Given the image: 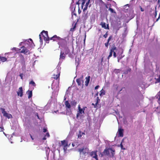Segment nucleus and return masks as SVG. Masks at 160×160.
I'll return each instance as SVG.
<instances>
[{
    "mask_svg": "<svg viewBox=\"0 0 160 160\" xmlns=\"http://www.w3.org/2000/svg\"><path fill=\"white\" fill-rule=\"evenodd\" d=\"M157 11L156 10V9L155 10V13H154L155 18H156V16L157 15Z\"/></svg>",
    "mask_w": 160,
    "mask_h": 160,
    "instance_id": "nucleus-38",
    "label": "nucleus"
},
{
    "mask_svg": "<svg viewBox=\"0 0 160 160\" xmlns=\"http://www.w3.org/2000/svg\"><path fill=\"white\" fill-rule=\"evenodd\" d=\"M61 143L62 145L63 146V149L64 150H66V148L68 146V142L65 140L62 141H61Z\"/></svg>",
    "mask_w": 160,
    "mask_h": 160,
    "instance_id": "nucleus-8",
    "label": "nucleus"
},
{
    "mask_svg": "<svg viewBox=\"0 0 160 160\" xmlns=\"http://www.w3.org/2000/svg\"><path fill=\"white\" fill-rule=\"evenodd\" d=\"M65 54H64V52H62V51L61 52L60 56V59H64L65 58Z\"/></svg>",
    "mask_w": 160,
    "mask_h": 160,
    "instance_id": "nucleus-15",
    "label": "nucleus"
},
{
    "mask_svg": "<svg viewBox=\"0 0 160 160\" xmlns=\"http://www.w3.org/2000/svg\"><path fill=\"white\" fill-rule=\"evenodd\" d=\"M100 92V93L99 95L100 96H103L105 94V91L103 89L101 90Z\"/></svg>",
    "mask_w": 160,
    "mask_h": 160,
    "instance_id": "nucleus-22",
    "label": "nucleus"
},
{
    "mask_svg": "<svg viewBox=\"0 0 160 160\" xmlns=\"http://www.w3.org/2000/svg\"><path fill=\"white\" fill-rule=\"evenodd\" d=\"M65 105L66 106V107L68 108H70L71 107V105L69 103L68 101H65Z\"/></svg>",
    "mask_w": 160,
    "mask_h": 160,
    "instance_id": "nucleus-17",
    "label": "nucleus"
},
{
    "mask_svg": "<svg viewBox=\"0 0 160 160\" xmlns=\"http://www.w3.org/2000/svg\"><path fill=\"white\" fill-rule=\"evenodd\" d=\"M87 8L88 7L85 6L83 10V12H85V11H86L87 9Z\"/></svg>",
    "mask_w": 160,
    "mask_h": 160,
    "instance_id": "nucleus-37",
    "label": "nucleus"
},
{
    "mask_svg": "<svg viewBox=\"0 0 160 160\" xmlns=\"http://www.w3.org/2000/svg\"><path fill=\"white\" fill-rule=\"evenodd\" d=\"M157 82H160V78H158L156 79Z\"/></svg>",
    "mask_w": 160,
    "mask_h": 160,
    "instance_id": "nucleus-42",
    "label": "nucleus"
},
{
    "mask_svg": "<svg viewBox=\"0 0 160 160\" xmlns=\"http://www.w3.org/2000/svg\"><path fill=\"white\" fill-rule=\"evenodd\" d=\"M76 82L78 86H81V79L80 78L77 79Z\"/></svg>",
    "mask_w": 160,
    "mask_h": 160,
    "instance_id": "nucleus-20",
    "label": "nucleus"
},
{
    "mask_svg": "<svg viewBox=\"0 0 160 160\" xmlns=\"http://www.w3.org/2000/svg\"><path fill=\"white\" fill-rule=\"evenodd\" d=\"M112 38V36H109V37L108 39V40H110L111 39V38Z\"/></svg>",
    "mask_w": 160,
    "mask_h": 160,
    "instance_id": "nucleus-50",
    "label": "nucleus"
},
{
    "mask_svg": "<svg viewBox=\"0 0 160 160\" xmlns=\"http://www.w3.org/2000/svg\"><path fill=\"white\" fill-rule=\"evenodd\" d=\"M2 112L3 114V115L4 116L7 118H12V117L11 114L7 113L4 109L2 108Z\"/></svg>",
    "mask_w": 160,
    "mask_h": 160,
    "instance_id": "nucleus-3",
    "label": "nucleus"
},
{
    "mask_svg": "<svg viewBox=\"0 0 160 160\" xmlns=\"http://www.w3.org/2000/svg\"><path fill=\"white\" fill-rule=\"evenodd\" d=\"M121 70L119 69H115L114 70V72L116 73H120Z\"/></svg>",
    "mask_w": 160,
    "mask_h": 160,
    "instance_id": "nucleus-23",
    "label": "nucleus"
},
{
    "mask_svg": "<svg viewBox=\"0 0 160 160\" xmlns=\"http://www.w3.org/2000/svg\"><path fill=\"white\" fill-rule=\"evenodd\" d=\"M100 25L102 26V28H103L105 29H109V26L108 24H107L106 26L105 22H102L100 24Z\"/></svg>",
    "mask_w": 160,
    "mask_h": 160,
    "instance_id": "nucleus-9",
    "label": "nucleus"
},
{
    "mask_svg": "<svg viewBox=\"0 0 160 160\" xmlns=\"http://www.w3.org/2000/svg\"><path fill=\"white\" fill-rule=\"evenodd\" d=\"M40 41V43H42V42L43 41L41 40V41Z\"/></svg>",
    "mask_w": 160,
    "mask_h": 160,
    "instance_id": "nucleus-60",
    "label": "nucleus"
},
{
    "mask_svg": "<svg viewBox=\"0 0 160 160\" xmlns=\"http://www.w3.org/2000/svg\"><path fill=\"white\" fill-rule=\"evenodd\" d=\"M99 87V85H97L96 86L95 88V89L96 90L98 89Z\"/></svg>",
    "mask_w": 160,
    "mask_h": 160,
    "instance_id": "nucleus-49",
    "label": "nucleus"
},
{
    "mask_svg": "<svg viewBox=\"0 0 160 160\" xmlns=\"http://www.w3.org/2000/svg\"><path fill=\"white\" fill-rule=\"evenodd\" d=\"M92 105L94 106V108H96L97 107V106L98 104H96V103L95 104H94L93 103H92Z\"/></svg>",
    "mask_w": 160,
    "mask_h": 160,
    "instance_id": "nucleus-40",
    "label": "nucleus"
},
{
    "mask_svg": "<svg viewBox=\"0 0 160 160\" xmlns=\"http://www.w3.org/2000/svg\"><path fill=\"white\" fill-rule=\"evenodd\" d=\"M82 136L81 134V131H79V134L78 135V138H81Z\"/></svg>",
    "mask_w": 160,
    "mask_h": 160,
    "instance_id": "nucleus-27",
    "label": "nucleus"
},
{
    "mask_svg": "<svg viewBox=\"0 0 160 160\" xmlns=\"http://www.w3.org/2000/svg\"><path fill=\"white\" fill-rule=\"evenodd\" d=\"M90 0H88V1H87V2L86 3L85 6H88V5L89 4V3L90 2Z\"/></svg>",
    "mask_w": 160,
    "mask_h": 160,
    "instance_id": "nucleus-34",
    "label": "nucleus"
},
{
    "mask_svg": "<svg viewBox=\"0 0 160 160\" xmlns=\"http://www.w3.org/2000/svg\"><path fill=\"white\" fill-rule=\"evenodd\" d=\"M123 129L122 128H119L118 130V135L120 137H122L123 134Z\"/></svg>",
    "mask_w": 160,
    "mask_h": 160,
    "instance_id": "nucleus-11",
    "label": "nucleus"
},
{
    "mask_svg": "<svg viewBox=\"0 0 160 160\" xmlns=\"http://www.w3.org/2000/svg\"><path fill=\"white\" fill-rule=\"evenodd\" d=\"M29 84L32 85L34 87L36 85L35 83L33 80H32L31 81L29 82Z\"/></svg>",
    "mask_w": 160,
    "mask_h": 160,
    "instance_id": "nucleus-25",
    "label": "nucleus"
},
{
    "mask_svg": "<svg viewBox=\"0 0 160 160\" xmlns=\"http://www.w3.org/2000/svg\"><path fill=\"white\" fill-rule=\"evenodd\" d=\"M43 131L44 132H45L47 131V129L45 128H44L43 129Z\"/></svg>",
    "mask_w": 160,
    "mask_h": 160,
    "instance_id": "nucleus-43",
    "label": "nucleus"
},
{
    "mask_svg": "<svg viewBox=\"0 0 160 160\" xmlns=\"http://www.w3.org/2000/svg\"><path fill=\"white\" fill-rule=\"evenodd\" d=\"M4 130V129L3 126L0 127V131L2 132Z\"/></svg>",
    "mask_w": 160,
    "mask_h": 160,
    "instance_id": "nucleus-36",
    "label": "nucleus"
},
{
    "mask_svg": "<svg viewBox=\"0 0 160 160\" xmlns=\"http://www.w3.org/2000/svg\"><path fill=\"white\" fill-rule=\"evenodd\" d=\"M36 115L38 117V118L39 119V116L38 115V113H36Z\"/></svg>",
    "mask_w": 160,
    "mask_h": 160,
    "instance_id": "nucleus-53",
    "label": "nucleus"
},
{
    "mask_svg": "<svg viewBox=\"0 0 160 160\" xmlns=\"http://www.w3.org/2000/svg\"><path fill=\"white\" fill-rule=\"evenodd\" d=\"M91 4H90V5H89V7H90L91 6Z\"/></svg>",
    "mask_w": 160,
    "mask_h": 160,
    "instance_id": "nucleus-64",
    "label": "nucleus"
},
{
    "mask_svg": "<svg viewBox=\"0 0 160 160\" xmlns=\"http://www.w3.org/2000/svg\"><path fill=\"white\" fill-rule=\"evenodd\" d=\"M97 151H92L91 152L90 154L91 156L93 158H95L96 160H98L97 154Z\"/></svg>",
    "mask_w": 160,
    "mask_h": 160,
    "instance_id": "nucleus-5",
    "label": "nucleus"
},
{
    "mask_svg": "<svg viewBox=\"0 0 160 160\" xmlns=\"http://www.w3.org/2000/svg\"><path fill=\"white\" fill-rule=\"evenodd\" d=\"M72 145L73 147H74V144H73V143H72Z\"/></svg>",
    "mask_w": 160,
    "mask_h": 160,
    "instance_id": "nucleus-62",
    "label": "nucleus"
},
{
    "mask_svg": "<svg viewBox=\"0 0 160 160\" xmlns=\"http://www.w3.org/2000/svg\"><path fill=\"white\" fill-rule=\"evenodd\" d=\"M123 139L122 140V141L121 142V143H120V147H121V148L122 149L125 150V148H123V145H122V142H123Z\"/></svg>",
    "mask_w": 160,
    "mask_h": 160,
    "instance_id": "nucleus-30",
    "label": "nucleus"
},
{
    "mask_svg": "<svg viewBox=\"0 0 160 160\" xmlns=\"http://www.w3.org/2000/svg\"><path fill=\"white\" fill-rule=\"evenodd\" d=\"M46 136L48 137H49L50 136L49 133L48 132H47L46 134Z\"/></svg>",
    "mask_w": 160,
    "mask_h": 160,
    "instance_id": "nucleus-44",
    "label": "nucleus"
},
{
    "mask_svg": "<svg viewBox=\"0 0 160 160\" xmlns=\"http://www.w3.org/2000/svg\"><path fill=\"white\" fill-rule=\"evenodd\" d=\"M108 36V34H107V33H106L105 34H104L103 36V37L105 38H106Z\"/></svg>",
    "mask_w": 160,
    "mask_h": 160,
    "instance_id": "nucleus-47",
    "label": "nucleus"
},
{
    "mask_svg": "<svg viewBox=\"0 0 160 160\" xmlns=\"http://www.w3.org/2000/svg\"><path fill=\"white\" fill-rule=\"evenodd\" d=\"M64 53L65 54H67L70 52V50L67 47H65L64 48Z\"/></svg>",
    "mask_w": 160,
    "mask_h": 160,
    "instance_id": "nucleus-16",
    "label": "nucleus"
},
{
    "mask_svg": "<svg viewBox=\"0 0 160 160\" xmlns=\"http://www.w3.org/2000/svg\"><path fill=\"white\" fill-rule=\"evenodd\" d=\"M108 10H109L112 13H116V12L112 8H110Z\"/></svg>",
    "mask_w": 160,
    "mask_h": 160,
    "instance_id": "nucleus-29",
    "label": "nucleus"
},
{
    "mask_svg": "<svg viewBox=\"0 0 160 160\" xmlns=\"http://www.w3.org/2000/svg\"><path fill=\"white\" fill-rule=\"evenodd\" d=\"M80 114V113L79 112H78L77 113V114L76 117H77V118H78V117L79 116Z\"/></svg>",
    "mask_w": 160,
    "mask_h": 160,
    "instance_id": "nucleus-51",
    "label": "nucleus"
},
{
    "mask_svg": "<svg viewBox=\"0 0 160 160\" xmlns=\"http://www.w3.org/2000/svg\"><path fill=\"white\" fill-rule=\"evenodd\" d=\"M160 18V13L159 14V15L158 18L156 20V21H158V19H159Z\"/></svg>",
    "mask_w": 160,
    "mask_h": 160,
    "instance_id": "nucleus-52",
    "label": "nucleus"
},
{
    "mask_svg": "<svg viewBox=\"0 0 160 160\" xmlns=\"http://www.w3.org/2000/svg\"><path fill=\"white\" fill-rule=\"evenodd\" d=\"M131 71V69L130 68H128L127 70L124 72L123 73L125 74H128L129 72H130Z\"/></svg>",
    "mask_w": 160,
    "mask_h": 160,
    "instance_id": "nucleus-24",
    "label": "nucleus"
},
{
    "mask_svg": "<svg viewBox=\"0 0 160 160\" xmlns=\"http://www.w3.org/2000/svg\"><path fill=\"white\" fill-rule=\"evenodd\" d=\"M140 9L141 10V11L142 12H143L144 11V9H143L140 6Z\"/></svg>",
    "mask_w": 160,
    "mask_h": 160,
    "instance_id": "nucleus-46",
    "label": "nucleus"
},
{
    "mask_svg": "<svg viewBox=\"0 0 160 160\" xmlns=\"http://www.w3.org/2000/svg\"><path fill=\"white\" fill-rule=\"evenodd\" d=\"M21 48H22V49L19 52L20 53H23L26 55L27 54V53H28V54L30 53L29 50L25 47L22 46L21 47Z\"/></svg>",
    "mask_w": 160,
    "mask_h": 160,
    "instance_id": "nucleus-4",
    "label": "nucleus"
},
{
    "mask_svg": "<svg viewBox=\"0 0 160 160\" xmlns=\"http://www.w3.org/2000/svg\"><path fill=\"white\" fill-rule=\"evenodd\" d=\"M86 35H85V38H84V40H85V39H86Z\"/></svg>",
    "mask_w": 160,
    "mask_h": 160,
    "instance_id": "nucleus-63",
    "label": "nucleus"
},
{
    "mask_svg": "<svg viewBox=\"0 0 160 160\" xmlns=\"http://www.w3.org/2000/svg\"><path fill=\"white\" fill-rule=\"evenodd\" d=\"M19 76L21 77V78L22 79H23V74L22 73H20L19 75Z\"/></svg>",
    "mask_w": 160,
    "mask_h": 160,
    "instance_id": "nucleus-41",
    "label": "nucleus"
},
{
    "mask_svg": "<svg viewBox=\"0 0 160 160\" xmlns=\"http://www.w3.org/2000/svg\"><path fill=\"white\" fill-rule=\"evenodd\" d=\"M57 71L58 72V74L55 75L53 74V78L55 79H57L59 78L60 75V72H59L58 70L57 69Z\"/></svg>",
    "mask_w": 160,
    "mask_h": 160,
    "instance_id": "nucleus-12",
    "label": "nucleus"
},
{
    "mask_svg": "<svg viewBox=\"0 0 160 160\" xmlns=\"http://www.w3.org/2000/svg\"><path fill=\"white\" fill-rule=\"evenodd\" d=\"M100 101V100L99 98V97H97L96 101V105L98 104L99 102Z\"/></svg>",
    "mask_w": 160,
    "mask_h": 160,
    "instance_id": "nucleus-28",
    "label": "nucleus"
},
{
    "mask_svg": "<svg viewBox=\"0 0 160 160\" xmlns=\"http://www.w3.org/2000/svg\"><path fill=\"white\" fill-rule=\"evenodd\" d=\"M84 150V148H79L78 150H79V151L80 152H83V151Z\"/></svg>",
    "mask_w": 160,
    "mask_h": 160,
    "instance_id": "nucleus-33",
    "label": "nucleus"
},
{
    "mask_svg": "<svg viewBox=\"0 0 160 160\" xmlns=\"http://www.w3.org/2000/svg\"><path fill=\"white\" fill-rule=\"evenodd\" d=\"M117 50V48L116 47L113 46L110 49V51L109 53V54L108 57V59H109L110 57L112 56V53L114 52V51Z\"/></svg>",
    "mask_w": 160,
    "mask_h": 160,
    "instance_id": "nucleus-7",
    "label": "nucleus"
},
{
    "mask_svg": "<svg viewBox=\"0 0 160 160\" xmlns=\"http://www.w3.org/2000/svg\"><path fill=\"white\" fill-rule=\"evenodd\" d=\"M76 27V23L74 24V26L72 28H71L70 29V31L73 32L74 31Z\"/></svg>",
    "mask_w": 160,
    "mask_h": 160,
    "instance_id": "nucleus-26",
    "label": "nucleus"
},
{
    "mask_svg": "<svg viewBox=\"0 0 160 160\" xmlns=\"http://www.w3.org/2000/svg\"><path fill=\"white\" fill-rule=\"evenodd\" d=\"M104 155H105V152H104V151L103 152H100L99 155V156H100L101 157H103Z\"/></svg>",
    "mask_w": 160,
    "mask_h": 160,
    "instance_id": "nucleus-32",
    "label": "nucleus"
},
{
    "mask_svg": "<svg viewBox=\"0 0 160 160\" xmlns=\"http://www.w3.org/2000/svg\"><path fill=\"white\" fill-rule=\"evenodd\" d=\"M26 40H32L31 38H29L28 39H26Z\"/></svg>",
    "mask_w": 160,
    "mask_h": 160,
    "instance_id": "nucleus-59",
    "label": "nucleus"
},
{
    "mask_svg": "<svg viewBox=\"0 0 160 160\" xmlns=\"http://www.w3.org/2000/svg\"><path fill=\"white\" fill-rule=\"evenodd\" d=\"M98 96V92L95 95V96Z\"/></svg>",
    "mask_w": 160,
    "mask_h": 160,
    "instance_id": "nucleus-56",
    "label": "nucleus"
},
{
    "mask_svg": "<svg viewBox=\"0 0 160 160\" xmlns=\"http://www.w3.org/2000/svg\"><path fill=\"white\" fill-rule=\"evenodd\" d=\"M109 41H108V42L105 44V46L107 47H108Z\"/></svg>",
    "mask_w": 160,
    "mask_h": 160,
    "instance_id": "nucleus-35",
    "label": "nucleus"
},
{
    "mask_svg": "<svg viewBox=\"0 0 160 160\" xmlns=\"http://www.w3.org/2000/svg\"><path fill=\"white\" fill-rule=\"evenodd\" d=\"M85 2V0H79L77 2V4L79 5L81 3L82 8Z\"/></svg>",
    "mask_w": 160,
    "mask_h": 160,
    "instance_id": "nucleus-10",
    "label": "nucleus"
},
{
    "mask_svg": "<svg viewBox=\"0 0 160 160\" xmlns=\"http://www.w3.org/2000/svg\"><path fill=\"white\" fill-rule=\"evenodd\" d=\"M27 94L28 95V98H31L32 96V91L28 90L26 92Z\"/></svg>",
    "mask_w": 160,
    "mask_h": 160,
    "instance_id": "nucleus-14",
    "label": "nucleus"
},
{
    "mask_svg": "<svg viewBox=\"0 0 160 160\" xmlns=\"http://www.w3.org/2000/svg\"><path fill=\"white\" fill-rule=\"evenodd\" d=\"M11 50H15V51H16L17 50V48H12Z\"/></svg>",
    "mask_w": 160,
    "mask_h": 160,
    "instance_id": "nucleus-45",
    "label": "nucleus"
},
{
    "mask_svg": "<svg viewBox=\"0 0 160 160\" xmlns=\"http://www.w3.org/2000/svg\"><path fill=\"white\" fill-rule=\"evenodd\" d=\"M30 137H31V138H32V140H33V138H32V135L31 134H30Z\"/></svg>",
    "mask_w": 160,
    "mask_h": 160,
    "instance_id": "nucleus-54",
    "label": "nucleus"
},
{
    "mask_svg": "<svg viewBox=\"0 0 160 160\" xmlns=\"http://www.w3.org/2000/svg\"><path fill=\"white\" fill-rule=\"evenodd\" d=\"M113 56L114 58H115L117 56L116 53L114 51V52H113Z\"/></svg>",
    "mask_w": 160,
    "mask_h": 160,
    "instance_id": "nucleus-39",
    "label": "nucleus"
},
{
    "mask_svg": "<svg viewBox=\"0 0 160 160\" xmlns=\"http://www.w3.org/2000/svg\"><path fill=\"white\" fill-rule=\"evenodd\" d=\"M40 40H63L56 35H54L50 38L48 35V32L43 30L39 35Z\"/></svg>",
    "mask_w": 160,
    "mask_h": 160,
    "instance_id": "nucleus-1",
    "label": "nucleus"
},
{
    "mask_svg": "<svg viewBox=\"0 0 160 160\" xmlns=\"http://www.w3.org/2000/svg\"><path fill=\"white\" fill-rule=\"evenodd\" d=\"M78 110H79L80 109H81V107H80V105H79L78 106Z\"/></svg>",
    "mask_w": 160,
    "mask_h": 160,
    "instance_id": "nucleus-55",
    "label": "nucleus"
},
{
    "mask_svg": "<svg viewBox=\"0 0 160 160\" xmlns=\"http://www.w3.org/2000/svg\"><path fill=\"white\" fill-rule=\"evenodd\" d=\"M86 108V107H85L83 108V109L82 108H81V109H80L79 110V112L80 114H82V112L83 113H84V110H85V108Z\"/></svg>",
    "mask_w": 160,
    "mask_h": 160,
    "instance_id": "nucleus-21",
    "label": "nucleus"
},
{
    "mask_svg": "<svg viewBox=\"0 0 160 160\" xmlns=\"http://www.w3.org/2000/svg\"><path fill=\"white\" fill-rule=\"evenodd\" d=\"M81 134H82V135H85V133L84 132H81Z\"/></svg>",
    "mask_w": 160,
    "mask_h": 160,
    "instance_id": "nucleus-57",
    "label": "nucleus"
},
{
    "mask_svg": "<svg viewBox=\"0 0 160 160\" xmlns=\"http://www.w3.org/2000/svg\"><path fill=\"white\" fill-rule=\"evenodd\" d=\"M18 95L22 97L23 96V89L22 87H21L19 88L18 91L17 92Z\"/></svg>",
    "mask_w": 160,
    "mask_h": 160,
    "instance_id": "nucleus-6",
    "label": "nucleus"
},
{
    "mask_svg": "<svg viewBox=\"0 0 160 160\" xmlns=\"http://www.w3.org/2000/svg\"><path fill=\"white\" fill-rule=\"evenodd\" d=\"M7 60V58L5 57H2L0 55V61L4 62L6 61Z\"/></svg>",
    "mask_w": 160,
    "mask_h": 160,
    "instance_id": "nucleus-18",
    "label": "nucleus"
},
{
    "mask_svg": "<svg viewBox=\"0 0 160 160\" xmlns=\"http://www.w3.org/2000/svg\"><path fill=\"white\" fill-rule=\"evenodd\" d=\"M88 17L87 15V12L85 13V12H84L83 15L82 16V18L83 20H86Z\"/></svg>",
    "mask_w": 160,
    "mask_h": 160,
    "instance_id": "nucleus-19",
    "label": "nucleus"
},
{
    "mask_svg": "<svg viewBox=\"0 0 160 160\" xmlns=\"http://www.w3.org/2000/svg\"><path fill=\"white\" fill-rule=\"evenodd\" d=\"M81 12V11L80 10L79 8H78V13L79 14H80Z\"/></svg>",
    "mask_w": 160,
    "mask_h": 160,
    "instance_id": "nucleus-48",
    "label": "nucleus"
},
{
    "mask_svg": "<svg viewBox=\"0 0 160 160\" xmlns=\"http://www.w3.org/2000/svg\"><path fill=\"white\" fill-rule=\"evenodd\" d=\"M46 139V138L45 137H44V138H42V140H45Z\"/></svg>",
    "mask_w": 160,
    "mask_h": 160,
    "instance_id": "nucleus-58",
    "label": "nucleus"
},
{
    "mask_svg": "<svg viewBox=\"0 0 160 160\" xmlns=\"http://www.w3.org/2000/svg\"><path fill=\"white\" fill-rule=\"evenodd\" d=\"M19 57L23 61L24 60V58L23 55L21 54H20L19 55Z\"/></svg>",
    "mask_w": 160,
    "mask_h": 160,
    "instance_id": "nucleus-31",
    "label": "nucleus"
},
{
    "mask_svg": "<svg viewBox=\"0 0 160 160\" xmlns=\"http://www.w3.org/2000/svg\"><path fill=\"white\" fill-rule=\"evenodd\" d=\"M90 76H88V77H86V80L85 81V85L86 86H87L88 84V83L90 81Z\"/></svg>",
    "mask_w": 160,
    "mask_h": 160,
    "instance_id": "nucleus-13",
    "label": "nucleus"
},
{
    "mask_svg": "<svg viewBox=\"0 0 160 160\" xmlns=\"http://www.w3.org/2000/svg\"><path fill=\"white\" fill-rule=\"evenodd\" d=\"M104 152H105V156H109L110 155V151L112 157H113L114 156L115 150L114 149H113L112 148H106L104 150Z\"/></svg>",
    "mask_w": 160,
    "mask_h": 160,
    "instance_id": "nucleus-2",
    "label": "nucleus"
},
{
    "mask_svg": "<svg viewBox=\"0 0 160 160\" xmlns=\"http://www.w3.org/2000/svg\"><path fill=\"white\" fill-rule=\"evenodd\" d=\"M103 58H102L101 59V62H102L103 61Z\"/></svg>",
    "mask_w": 160,
    "mask_h": 160,
    "instance_id": "nucleus-61",
    "label": "nucleus"
}]
</instances>
